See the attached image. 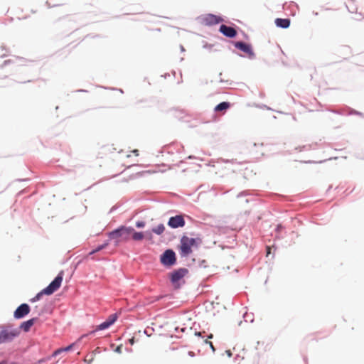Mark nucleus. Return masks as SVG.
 Instances as JSON below:
<instances>
[{"mask_svg":"<svg viewBox=\"0 0 364 364\" xmlns=\"http://www.w3.org/2000/svg\"><path fill=\"white\" fill-rule=\"evenodd\" d=\"M144 333L148 337H149L151 335V333H149V330L147 328L144 329Z\"/></svg>","mask_w":364,"mask_h":364,"instance_id":"59","label":"nucleus"},{"mask_svg":"<svg viewBox=\"0 0 364 364\" xmlns=\"http://www.w3.org/2000/svg\"><path fill=\"white\" fill-rule=\"evenodd\" d=\"M146 225V222L144 220H137L135 223V226L138 229L144 228Z\"/></svg>","mask_w":364,"mask_h":364,"instance_id":"31","label":"nucleus"},{"mask_svg":"<svg viewBox=\"0 0 364 364\" xmlns=\"http://www.w3.org/2000/svg\"><path fill=\"white\" fill-rule=\"evenodd\" d=\"M189 240L191 242L192 247H198L202 243L201 238L197 237H189Z\"/></svg>","mask_w":364,"mask_h":364,"instance_id":"24","label":"nucleus"},{"mask_svg":"<svg viewBox=\"0 0 364 364\" xmlns=\"http://www.w3.org/2000/svg\"><path fill=\"white\" fill-rule=\"evenodd\" d=\"M186 328L183 327V328H180L178 326L176 327L175 328V331L176 332H184L186 331Z\"/></svg>","mask_w":364,"mask_h":364,"instance_id":"50","label":"nucleus"},{"mask_svg":"<svg viewBox=\"0 0 364 364\" xmlns=\"http://www.w3.org/2000/svg\"><path fill=\"white\" fill-rule=\"evenodd\" d=\"M346 6L350 13H357L358 8L353 4V5L350 6H348V5L346 4Z\"/></svg>","mask_w":364,"mask_h":364,"instance_id":"32","label":"nucleus"},{"mask_svg":"<svg viewBox=\"0 0 364 364\" xmlns=\"http://www.w3.org/2000/svg\"><path fill=\"white\" fill-rule=\"evenodd\" d=\"M228 242L230 243V244H236V240L235 238L234 237V236H229L228 237Z\"/></svg>","mask_w":364,"mask_h":364,"instance_id":"47","label":"nucleus"},{"mask_svg":"<svg viewBox=\"0 0 364 364\" xmlns=\"http://www.w3.org/2000/svg\"><path fill=\"white\" fill-rule=\"evenodd\" d=\"M274 24L277 28L287 29L291 25V19L289 18H277L274 20Z\"/></svg>","mask_w":364,"mask_h":364,"instance_id":"15","label":"nucleus"},{"mask_svg":"<svg viewBox=\"0 0 364 364\" xmlns=\"http://www.w3.org/2000/svg\"><path fill=\"white\" fill-rule=\"evenodd\" d=\"M122 205V203H117V204H115L114 205H113L111 209L109 210V213H113L114 211L117 210L119 207H121Z\"/></svg>","mask_w":364,"mask_h":364,"instance_id":"36","label":"nucleus"},{"mask_svg":"<svg viewBox=\"0 0 364 364\" xmlns=\"http://www.w3.org/2000/svg\"><path fill=\"white\" fill-rule=\"evenodd\" d=\"M184 163H185V161L184 160H181L178 164H176V166L179 167V166H181Z\"/></svg>","mask_w":364,"mask_h":364,"instance_id":"61","label":"nucleus"},{"mask_svg":"<svg viewBox=\"0 0 364 364\" xmlns=\"http://www.w3.org/2000/svg\"><path fill=\"white\" fill-rule=\"evenodd\" d=\"M136 342L135 338L132 337L127 340V343H129L131 346H133Z\"/></svg>","mask_w":364,"mask_h":364,"instance_id":"48","label":"nucleus"},{"mask_svg":"<svg viewBox=\"0 0 364 364\" xmlns=\"http://www.w3.org/2000/svg\"><path fill=\"white\" fill-rule=\"evenodd\" d=\"M218 231L220 232V233H228L229 231H232L231 229H230L228 227H219L218 228Z\"/></svg>","mask_w":364,"mask_h":364,"instance_id":"34","label":"nucleus"},{"mask_svg":"<svg viewBox=\"0 0 364 364\" xmlns=\"http://www.w3.org/2000/svg\"><path fill=\"white\" fill-rule=\"evenodd\" d=\"M221 161H223L225 164H228V163L234 164V163H236V159H221Z\"/></svg>","mask_w":364,"mask_h":364,"instance_id":"46","label":"nucleus"},{"mask_svg":"<svg viewBox=\"0 0 364 364\" xmlns=\"http://www.w3.org/2000/svg\"><path fill=\"white\" fill-rule=\"evenodd\" d=\"M274 231L276 233L275 239L278 240L284 238V235L287 233V232L285 231V227L281 223H279L276 225Z\"/></svg>","mask_w":364,"mask_h":364,"instance_id":"17","label":"nucleus"},{"mask_svg":"<svg viewBox=\"0 0 364 364\" xmlns=\"http://www.w3.org/2000/svg\"><path fill=\"white\" fill-rule=\"evenodd\" d=\"M144 231H136L134 228L132 230V240L135 242H139L144 240Z\"/></svg>","mask_w":364,"mask_h":364,"instance_id":"20","label":"nucleus"},{"mask_svg":"<svg viewBox=\"0 0 364 364\" xmlns=\"http://www.w3.org/2000/svg\"><path fill=\"white\" fill-rule=\"evenodd\" d=\"M17 329L11 323L0 325V345L11 343L18 338Z\"/></svg>","mask_w":364,"mask_h":364,"instance_id":"5","label":"nucleus"},{"mask_svg":"<svg viewBox=\"0 0 364 364\" xmlns=\"http://www.w3.org/2000/svg\"><path fill=\"white\" fill-rule=\"evenodd\" d=\"M203 48L205 49H208L209 50H211L212 48L214 47V45L213 44H210V43H205L203 46Z\"/></svg>","mask_w":364,"mask_h":364,"instance_id":"41","label":"nucleus"},{"mask_svg":"<svg viewBox=\"0 0 364 364\" xmlns=\"http://www.w3.org/2000/svg\"><path fill=\"white\" fill-rule=\"evenodd\" d=\"M326 160H320V161H314V160H301L299 162L301 164H322L324 163Z\"/></svg>","mask_w":364,"mask_h":364,"instance_id":"27","label":"nucleus"},{"mask_svg":"<svg viewBox=\"0 0 364 364\" xmlns=\"http://www.w3.org/2000/svg\"><path fill=\"white\" fill-rule=\"evenodd\" d=\"M329 111L337 114H343V112L340 110L329 109Z\"/></svg>","mask_w":364,"mask_h":364,"instance_id":"56","label":"nucleus"},{"mask_svg":"<svg viewBox=\"0 0 364 364\" xmlns=\"http://www.w3.org/2000/svg\"><path fill=\"white\" fill-rule=\"evenodd\" d=\"M122 345H119L117 346L115 349H114V352L117 353H122Z\"/></svg>","mask_w":364,"mask_h":364,"instance_id":"44","label":"nucleus"},{"mask_svg":"<svg viewBox=\"0 0 364 364\" xmlns=\"http://www.w3.org/2000/svg\"><path fill=\"white\" fill-rule=\"evenodd\" d=\"M235 48L232 50V53L242 58H247L250 60L255 58V53L251 43L243 41H230Z\"/></svg>","mask_w":364,"mask_h":364,"instance_id":"3","label":"nucleus"},{"mask_svg":"<svg viewBox=\"0 0 364 364\" xmlns=\"http://www.w3.org/2000/svg\"><path fill=\"white\" fill-rule=\"evenodd\" d=\"M232 107V103L228 101H223L218 105H215V107L213 109V111L215 113H225L227 112L230 107Z\"/></svg>","mask_w":364,"mask_h":364,"instance_id":"14","label":"nucleus"},{"mask_svg":"<svg viewBox=\"0 0 364 364\" xmlns=\"http://www.w3.org/2000/svg\"><path fill=\"white\" fill-rule=\"evenodd\" d=\"M97 332H98V331H97L96 327H95V328L93 330L89 331L87 333L88 334V336H90L95 334Z\"/></svg>","mask_w":364,"mask_h":364,"instance_id":"51","label":"nucleus"},{"mask_svg":"<svg viewBox=\"0 0 364 364\" xmlns=\"http://www.w3.org/2000/svg\"><path fill=\"white\" fill-rule=\"evenodd\" d=\"M189 270L186 267H178L167 274V279L173 291L181 289L186 284V277Z\"/></svg>","mask_w":364,"mask_h":364,"instance_id":"1","label":"nucleus"},{"mask_svg":"<svg viewBox=\"0 0 364 364\" xmlns=\"http://www.w3.org/2000/svg\"><path fill=\"white\" fill-rule=\"evenodd\" d=\"M132 230L133 227L132 226L121 225L112 230L109 231L107 233V235L109 240H112V238L120 237L123 242H127L132 240Z\"/></svg>","mask_w":364,"mask_h":364,"instance_id":"6","label":"nucleus"},{"mask_svg":"<svg viewBox=\"0 0 364 364\" xmlns=\"http://www.w3.org/2000/svg\"><path fill=\"white\" fill-rule=\"evenodd\" d=\"M200 23L206 26H213L218 24H221L224 19L221 15L214 14H206L200 15L198 17Z\"/></svg>","mask_w":364,"mask_h":364,"instance_id":"8","label":"nucleus"},{"mask_svg":"<svg viewBox=\"0 0 364 364\" xmlns=\"http://www.w3.org/2000/svg\"><path fill=\"white\" fill-rule=\"evenodd\" d=\"M82 259H80L79 261H77L73 266V270H76L77 268L78 267V266L82 263Z\"/></svg>","mask_w":364,"mask_h":364,"instance_id":"52","label":"nucleus"},{"mask_svg":"<svg viewBox=\"0 0 364 364\" xmlns=\"http://www.w3.org/2000/svg\"><path fill=\"white\" fill-rule=\"evenodd\" d=\"M240 31H241V33H242V34L243 37H244L245 38H246V39H248V38H249V36H248V35H247L245 31H242V30H240Z\"/></svg>","mask_w":364,"mask_h":364,"instance_id":"58","label":"nucleus"},{"mask_svg":"<svg viewBox=\"0 0 364 364\" xmlns=\"http://www.w3.org/2000/svg\"><path fill=\"white\" fill-rule=\"evenodd\" d=\"M204 343H205V344L209 345V346H210V349L212 350V351H213V353L216 350L215 348V347H214V346H213V343L212 342L209 341L208 339L205 340V341H204Z\"/></svg>","mask_w":364,"mask_h":364,"instance_id":"39","label":"nucleus"},{"mask_svg":"<svg viewBox=\"0 0 364 364\" xmlns=\"http://www.w3.org/2000/svg\"><path fill=\"white\" fill-rule=\"evenodd\" d=\"M31 308L27 303H22L16 307L13 314V317L16 320L23 319L31 312Z\"/></svg>","mask_w":364,"mask_h":364,"instance_id":"10","label":"nucleus"},{"mask_svg":"<svg viewBox=\"0 0 364 364\" xmlns=\"http://www.w3.org/2000/svg\"><path fill=\"white\" fill-rule=\"evenodd\" d=\"M52 312H53L52 304L47 303V304H44V306L41 308L40 312L38 313V316H40L44 314H51Z\"/></svg>","mask_w":364,"mask_h":364,"instance_id":"21","label":"nucleus"},{"mask_svg":"<svg viewBox=\"0 0 364 364\" xmlns=\"http://www.w3.org/2000/svg\"><path fill=\"white\" fill-rule=\"evenodd\" d=\"M165 230V226L163 223H159L156 227H154L151 228V231L153 233L157 235H161Z\"/></svg>","mask_w":364,"mask_h":364,"instance_id":"23","label":"nucleus"},{"mask_svg":"<svg viewBox=\"0 0 364 364\" xmlns=\"http://www.w3.org/2000/svg\"><path fill=\"white\" fill-rule=\"evenodd\" d=\"M119 313L118 312H115L114 314H112L111 315H109L106 319L105 321L107 322V324L109 323L110 325V326H112V325H114L115 323V322L117 321L118 318H119Z\"/></svg>","mask_w":364,"mask_h":364,"instance_id":"22","label":"nucleus"},{"mask_svg":"<svg viewBox=\"0 0 364 364\" xmlns=\"http://www.w3.org/2000/svg\"><path fill=\"white\" fill-rule=\"evenodd\" d=\"M77 345V341H75L73 343H70L67 346L59 348L53 352V353L51 354V357H56L63 352L71 351L74 349V348Z\"/></svg>","mask_w":364,"mask_h":364,"instance_id":"13","label":"nucleus"},{"mask_svg":"<svg viewBox=\"0 0 364 364\" xmlns=\"http://www.w3.org/2000/svg\"><path fill=\"white\" fill-rule=\"evenodd\" d=\"M95 327L97 328V331H100L107 330L111 326L109 323L107 324V322L105 320L100 324L97 325Z\"/></svg>","mask_w":364,"mask_h":364,"instance_id":"25","label":"nucleus"},{"mask_svg":"<svg viewBox=\"0 0 364 364\" xmlns=\"http://www.w3.org/2000/svg\"><path fill=\"white\" fill-rule=\"evenodd\" d=\"M177 250L182 258L188 257L192 254L193 247L189 240V237L186 234L181 236L180 243L177 245Z\"/></svg>","mask_w":364,"mask_h":364,"instance_id":"7","label":"nucleus"},{"mask_svg":"<svg viewBox=\"0 0 364 364\" xmlns=\"http://www.w3.org/2000/svg\"><path fill=\"white\" fill-rule=\"evenodd\" d=\"M92 259L95 260V261H101V260H102V259L98 258V257H92Z\"/></svg>","mask_w":364,"mask_h":364,"instance_id":"64","label":"nucleus"},{"mask_svg":"<svg viewBox=\"0 0 364 364\" xmlns=\"http://www.w3.org/2000/svg\"><path fill=\"white\" fill-rule=\"evenodd\" d=\"M147 173H151V171H140V172L136 173V176L138 177H141V176H144L145 174H147Z\"/></svg>","mask_w":364,"mask_h":364,"instance_id":"42","label":"nucleus"},{"mask_svg":"<svg viewBox=\"0 0 364 364\" xmlns=\"http://www.w3.org/2000/svg\"><path fill=\"white\" fill-rule=\"evenodd\" d=\"M318 148V144H306L303 146H299L295 148V150L299 151L300 152L301 151H306L309 150H315Z\"/></svg>","mask_w":364,"mask_h":364,"instance_id":"19","label":"nucleus"},{"mask_svg":"<svg viewBox=\"0 0 364 364\" xmlns=\"http://www.w3.org/2000/svg\"><path fill=\"white\" fill-rule=\"evenodd\" d=\"M165 296H166L165 295H159V296H156L154 301H159L161 299H163Z\"/></svg>","mask_w":364,"mask_h":364,"instance_id":"53","label":"nucleus"},{"mask_svg":"<svg viewBox=\"0 0 364 364\" xmlns=\"http://www.w3.org/2000/svg\"><path fill=\"white\" fill-rule=\"evenodd\" d=\"M112 241V240H109V238L108 237L107 240H105L103 243L100 244V245H97L95 248H93L92 250H91L89 252H88V255L87 256H92L100 251H102V250L105 249L106 247H108V245L110 244V242Z\"/></svg>","mask_w":364,"mask_h":364,"instance_id":"16","label":"nucleus"},{"mask_svg":"<svg viewBox=\"0 0 364 364\" xmlns=\"http://www.w3.org/2000/svg\"><path fill=\"white\" fill-rule=\"evenodd\" d=\"M39 320L38 316L32 317L28 320L22 321L18 327L15 328L18 331V336H20L21 332L28 333L34 324Z\"/></svg>","mask_w":364,"mask_h":364,"instance_id":"12","label":"nucleus"},{"mask_svg":"<svg viewBox=\"0 0 364 364\" xmlns=\"http://www.w3.org/2000/svg\"><path fill=\"white\" fill-rule=\"evenodd\" d=\"M175 117L181 121H186L184 119V117H186V114H184V112L183 110L176 111L175 112Z\"/></svg>","mask_w":364,"mask_h":364,"instance_id":"28","label":"nucleus"},{"mask_svg":"<svg viewBox=\"0 0 364 364\" xmlns=\"http://www.w3.org/2000/svg\"><path fill=\"white\" fill-rule=\"evenodd\" d=\"M275 196L279 200H284L286 198V196L279 194H276Z\"/></svg>","mask_w":364,"mask_h":364,"instance_id":"55","label":"nucleus"},{"mask_svg":"<svg viewBox=\"0 0 364 364\" xmlns=\"http://www.w3.org/2000/svg\"><path fill=\"white\" fill-rule=\"evenodd\" d=\"M26 192H27V191H26V189L25 188V189H23L22 191H21L18 193V195H22V194L26 193Z\"/></svg>","mask_w":364,"mask_h":364,"instance_id":"63","label":"nucleus"},{"mask_svg":"<svg viewBox=\"0 0 364 364\" xmlns=\"http://www.w3.org/2000/svg\"><path fill=\"white\" fill-rule=\"evenodd\" d=\"M88 337L87 333H84L82 336H80L75 341H77V344L84 338Z\"/></svg>","mask_w":364,"mask_h":364,"instance_id":"45","label":"nucleus"},{"mask_svg":"<svg viewBox=\"0 0 364 364\" xmlns=\"http://www.w3.org/2000/svg\"><path fill=\"white\" fill-rule=\"evenodd\" d=\"M252 192H253V191H252V190H245V191H240L237 195V198H242V197H246V196H252V195H253Z\"/></svg>","mask_w":364,"mask_h":364,"instance_id":"26","label":"nucleus"},{"mask_svg":"<svg viewBox=\"0 0 364 364\" xmlns=\"http://www.w3.org/2000/svg\"><path fill=\"white\" fill-rule=\"evenodd\" d=\"M198 266L199 267L206 268L208 267L207 261L205 259H199L198 261Z\"/></svg>","mask_w":364,"mask_h":364,"instance_id":"33","label":"nucleus"},{"mask_svg":"<svg viewBox=\"0 0 364 364\" xmlns=\"http://www.w3.org/2000/svg\"><path fill=\"white\" fill-rule=\"evenodd\" d=\"M243 318L245 322L250 321L251 323L254 321L253 315L248 314L247 313H245L243 314Z\"/></svg>","mask_w":364,"mask_h":364,"instance_id":"30","label":"nucleus"},{"mask_svg":"<svg viewBox=\"0 0 364 364\" xmlns=\"http://www.w3.org/2000/svg\"><path fill=\"white\" fill-rule=\"evenodd\" d=\"M112 240H113L114 246L115 247H119V245H120V242L123 241L122 240H121V238H120V237L112 238Z\"/></svg>","mask_w":364,"mask_h":364,"instance_id":"35","label":"nucleus"},{"mask_svg":"<svg viewBox=\"0 0 364 364\" xmlns=\"http://www.w3.org/2000/svg\"><path fill=\"white\" fill-rule=\"evenodd\" d=\"M240 28L234 23L231 26H227L224 23H221L219 26V32L223 34L225 37L233 39L235 38L238 35V30Z\"/></svg>","mask_w":364,"mask_h":364,"instance_id":"9","label":"nucleus"},{"mask_svg":"<svg viewBox=\"0 0 364 364\" xmlns=\"http://www.w3.org/2000/svg\"><path fill=\"white\" fill-rule=\"evenodd\" d=\"M225 353L227 354V355H228L229 358L232 357V352H231V350H225Z\"/></svg>","mask_w":364,"mask_h":364,"instance_id":"57","label":"nucleus"},{"mask_svg":"<svg viewBox=\"0 0 364 364\" xmlns=\"http://www.w3.org/2000/svg\"><path fill=\"white\" fill-rule=\"evenodd\" d=\"M64 272L60 271L48 286L38 291L33 298L29 299L31 303H35L41 299L43 296H50L57 291L61 287L63 280Z\"/></svg>","mask_w":364,"mask_h":364,"instance_id":"2","label":"nucleus"},{"mask_svg":"<svg viewBox=\"0 0 364 364\" xmlns=\"http://www.w3.org/2000/svg\"><path fill=\"white\" fill-rule=\"evenodd\" d=\"M208 306H206V309H209L210 310H212L215 308V302L214 301H210L208 302Z\"/></svg>","mask_w":364,"mask_h":364,"instance_id":"43","label":"nucleus"},{"mask_svg":"<svg viewBox=\"0 0 364 364\" xmlns=\"http://www.w3.org/2000/svg\"><path fill=\"white\" fill-rule=\"evenodd\" d=\"M276 250H277V247L274 244L272 245H266V247H265L266 257L269 260L273 259L275 256Z\"/></svg>","mask_w":364,"mask_h":364,"instance_id":"18","label":"nucleus"},{"mask_svg":"<svg viewBox=\"0 0 364 364\" xmlns=\"http://www.w3.org/2000/svg\"><path fill=\"white\" fill-rule=\"evenodd\" d=\"M13 63V60H11V59H9V60H6L3 62V63L0 65V68L2 69L4 68V67L7 66L8 65H10L11 63Z\"/></svg>","mask_w":364,"mask_h":364,"instance_id":"38","label":"nucleus"},{"mask_svg":"<svg viewBox=\"0 0 364 364\" xmlns=\"http://www.w3.org/2000/svg\"><path fill=\"white\" fill-rule=\"evenodd\" d=\"M144 239L147 240H152L153 239V232L151 231V230H146V231H144Z\"/></svg>","mask_w":364,"mask_h":364,"instance_id":"29","label":"nucleus"},{"mask_svg":"<svg viewBox=\"0 0 364 364\" xmlns=\"http://www.w3.org/2000/svg\"><path fill=\"white\" fill-rule=\"evenodd\" d=\"M195 336L200 338H203V333L201 331H195Z\"/></svg>","mask_w":364,"mask_h":364,"instance_id":"54","label":"nucleus"},{"mask_svg":"<svg viewBox=\"0 0 364 364\" xmlns=\"http://www.w3.org/2000/svg\"><path fill=\"white\" fill-rule=\"evenodd\" d=\"M188 355L190 356V357H194L195 356V353L193 352V351H188Z\"/></svg>","mask_w":364,"mask_h":364,"instance_id":"60","label":"nucleus"},{"mask_svg":"<svg viewBox=\"0 0 364 364\" xmlns=\"http://www.w3.org/2000/svg\"><path fill=\"white\" fill-rule=\"evenodd\" d=\"M159 262L166 269H171L178 264L176 252L172 248L164 250L159 255Z\"/></svg>","mask_w":364,"mask_h":364,"instance_id":"4","label":"nucleus"},{"mask_svg":"<svg viewBox=\"0 0 364 364\" xmlns=\"http://www.w3.org/2000/svg\"><path fill=\"white\" fill-rule=\"evenodd\" d=\"M186 159H199L200 161H203V159L198 158L193 155H189Z\"/></svg>","mask_w":364,"mask_h":364,"instance_id":"49","label":"nucleus"},{"mask_svg":"<svg viewBox=\"0 0 364 364\" xmlns=\"http://www.w3.org/2000/svg\"><path fill=\"white\" fill-rule=\"evenodd\" d=\"M51 358H52V357H51V355L48 356V357H46V358H41V359H40V360H38V364H41V363H45V362H46V361H48V360H50V359H51Z\"/></svg>","mask_w":364,"mask_h":364,"instance_id":"40","label":"nucleus"},{"mask_svg":"<svg viewBox=\"0 0 364 364\" xmlns=\"http://www.w3.org/2000/svg\"><path fill=\"white\" fill-rule=\"evenodd\" d=\"M167 225L171 229L183 228L186 225V220L183 214H178L171 216L167 222Z\"/></svg>","mask_w":364,"mask_h":364,"instance_id":"11","label":"nucleus"},{"mask_svg":"<svg viewBox=\"0 0 364 364\" xmlns=\"http://www.w3.org/2000/svg\"><path fill=\"white\" fill-rule=\"evenodd\" d=\"M132 152L133 154H134L136 156H138V155H139V150H138V149H133V150L132 151Z\"/></svg>","mask_w":364,"mask_h":364,"instance_id":"62","label":"nucleus"},{"mask_svg":"<svg viewBox=\"0 0 364 364\" xmlns=\"http://www.w3.org/2000/svg\"><path fill=\"white\" fill-rule=\"evenodd\" d=\"M349 114H355V115H358V116H360L362 117H364V114L363 112H360L357 111V110L353 109H351V112H350Z\"/></svg>","mask_w":364,"mask_h":364,"instance_id":"37","label":"nucleus"}]
</instances>
